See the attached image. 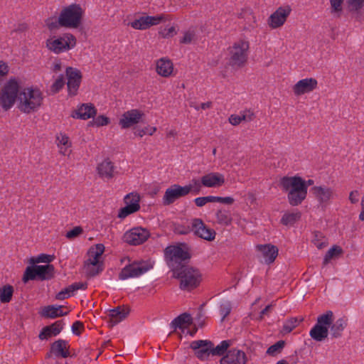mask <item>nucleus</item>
<instances>
[{"mask_svg": "<svg viewBox=\"0 0 364 364\" xmlns=\"http://www.w3.org/2000/svg\"><path fill=\"white\" fill-rule=\"evenodd\" d=\"M84 11L80 4H72L62 9L59 23L62 27L77 28L82 22Z\"/></svg>", "mask_w": 364, "mask_h": 364, "instance_id": "20e7f679", "label": "nucleus"}, {"mask_svg": "<svg viewBox=\"0 0 364 364\" xmlns=\"http://www.w3.org/2000/svg\"><path fill=\"white\" fill-rule=\"evenodd\" d=\"M333 321V313L327 311L317 317L316 323L309 332L310 336L316 341L325 340L328 335V328Z\"/></svg>", "mask_w": 364, "mask_h": 364, "instance_id": "6e6552de", "label": "nucleus"}, {"mask_svg": "<svg viewBox=\"0 0 364 364\" xmlns=\"http://www.w3.org/2000/svg\"><path fill=\"white\" fill-rule=\"evenodd\" d=\"M65 85V79L63 75H60L56 80L51 85L50 90L53 93L58 92Z\"/></svg>", "mask_w": 364, "mask_h": 364, "instance_id": "8fccbe9b", "label": "nucleus"}, {"mask_svg": "<svg viewBox=\"0 0 364 364\" xmlns=\"http://www.w3.org/2000/svg\"><path fill=\"white\" fill-rule=\"evenodd\" d=\"M68 288L72 294L78 289H85L87 288V284L83 282H75L68 286Z\"/></svg>", "mask_w": 364, "mask_h": 364, "instance_id": "052dcab7", "label": "nucleus"}, {"mask_svg": "<svg viewBox=\"0 0 364 364\" xmlns=\"http://www.w3.org/2000/svg\"><path fill=\"white\" fill-rule=\"evenodd\" d=\"M83 232L82 228L80 226H76L71 230L67 232L65 236L68 239H74L78 237Z\"/></svg>", "mask_w": 364, "mask_h": 364, "instance_id": "5fc2aeb1", "label": "nucleus"}, {"mask_svg": "<svg viewBox=\"0 0 364 364\" xmlns=\"http://www.w3.org/2000/svg\"><path fill=\"white\" fill-rule=\"evenodd\" d=\"M156 71L159 75L168 77L173 71V63L170 60L161 58L157 61Z\"/></svg>", "mask_w": 364, "mask_h": 364, "instance_id": "7c9ffc66", "label": "nucleus"}, {"mask_svg": "<svg viewBox=\"0 0 364 364\" xmlns=\"http://www.w3.org/2000/svg\"><path fill=\"white\" fill-rule=\"evenodd\" d=\"M285 344H286V343L284 341L280 340V341H277V343H275L274 344L269 346L267 348L266 353H267V354H268L269 355L275 356L282 352V350H283V348L285 346Z\"/></svg>", "mask_w": 364, "mask_h": 364, "instance_id": "ea45409f", "label": "nucleus"}, {"mask_svg": "<svg viewBox=\"0 0 364 364\" xmlns=\"http://www.w3.org/2000/svg\"><path fill=\"white\" fill-rule=\"evenodd\" d=\"M301 218V213H284L281 219V223L284 225H292Z\"/></svg>", "mask_w": 364, "mask_h": 364, "instance_id": "c9c22d12", "label": "nucleus"}, {"mask_svg": "<svg viewBox=\"0 0 364 364\" xmlns=\"http://www.w3.org/2000/svg\"><path fill=\"white\" fill-rule=\"evenodd\" d=\"M235 200L233 198L228 196V197H220V196H210V202L215 203L219 202L224 204L231 205L234 203Z\"/></svg>", "mask_w": 364, "mask_h": 364, "instance_id": "3c124183", "label": "nucleus"}, {"mask_svg": "<svg viewBox=\"0 0 364 364\" xmlns=\"http://www.w3.org/2000/svg\"><path fill=\"white\" fill-rule=\"evenodd\" d=\"M192 323V317L188 313H183L175 318L170 323L171 328L174 331L177 328L183 329L186 326Z\"/></svg>", "mask_w": 364, "mask_h": 364, "instance_id": "c756f323", "label": "nucleus"}, {"mask_svg": "<svg viewBox=\"0 0 364 364\" xmlns=\"http://www.w3.org/2000/svg\"><path fill=\"white\" fill-rule=\"evenodd\" d=\"M155 131H156L155 127H150V128L145 127L144 129H136L134 132V134L142 137L144 135L147 134L149 135H152Z\"/></svg>", "mask_w": 364, "mask_h": 364, "instance_id": "bf43d9fd", "label": "nucleus"}, {"mask_svg": "<svg viewBox=\"0 0 364 364\" xmlns=\"http://www.w3.org/2000/svg\"><path fill=\"white\" fill-rule=\"evenodd\" d=\"M84 325L81 321H77L74 322L72 325V331L74 334L79 336L80 334V331L79 329H83Z\"/></svg>", "mask_w": 364, "mask_h": 364, "instance_id": "338daca9", "label": "nucleus"}, {"mask_svg": "<svg viewBox=\"0 0 364 364\" xmlns=\"http://www.w3.org/2000/svg\"><path fill=\"white\" fill-rule=\"evenodd\" d=\"M348 325V319L345 317L339 318L330 325V331L333 338H338L342 336V333Z\"/></svg>", "mask_w": 364, "mask_h": 364, "instance_id": "c85d7f7f", "label": "nucleus"}, {"mask_svg": "<svg viewBox=\"0 0 364 364\" xmlns=\"http://www.w3.org/2000/svg\"><path fill=\"white\" fill-rule=\"evenodd\" d=\"M316 247L321 250L327 246L328 241L321 232H316L314 234V237L312 240Z\"/></svg>", "mask_w": 364, "mask_h": 364, "instance_id": "37998d69", "label": "nucleus"}, {"mask_svg": "<svg viewBox=\"0 0 364 364\" xmlns=\"http://www.w3.org/2000/svg\"><path fill=\"white\" fill-rule=\"evenodd\" d=\"M54 259V256L46 254H41L38 257H32L29 259L28 262L31 264H35L36 263H47L49 264Z\"/></svg>", "mask_w": 364, "mask_h": 364, "instance_id": "a19ab883", "label": "nucleus"}, {"mask_svg": "<svg viewBox=\"0 0 364 364\" xmlns=\"http://www.w3.org/2000/svg\"><path fill=\"white\" fill-rule=\"evenodd\" d=\"M231 343H232V341L230 340L223 341L216 347H215L214 344L213 343L212 355H223L226 352L228 347L231 345Z\"/></svg>", "mask_w": 364, "mask_h": 364, "instance_id": "58836bf2", "label": "nucleus"}, {"mask_svg": "<svg viewBox=\"0 0 364 364\" xmlns=\"http://www.w3.org/2000/svg\"><path fill=\"white\" fill-rule=\"evenodd\" d=\"M140 209V206H136V205H126L125 207L122 208L119 210V212L118 213V217L119 218H125L128 215L137 212Z\"/></svg>", "mask_w": 364, "mask_h": 364, "instance_id": "79ce46f5", "label": "nucleus"}, {"mask_svg": "<svg viewBox=\"0 0 364 364\" xmlns=\"http://www.w3.org/2000/svg\"><path fill=\"white\" fill-rule=\"evenodd\" d=\"M50 351L56 357L68 358L69 357V345L67 341L59 339L51 344Z\"/></svg>", "mask_w": 364, "mask_h": 364, "instance_id": "a878e982", "label": "nucleus"}, {"mask_svg": "<svg viewBox=\"0 0 364 364\" xmlns=\"http://www.w3.org/2000/svg\"><path fill=\"white\" fill-rule=\"evenodd\" d=\"M63 320H58L50 326H45L39 333V338L44 340L57 336L63 330Z\"/></svg>", "mask_w": 364, "mask_h": 364, "instance_id": "393cba45", "label": "nucleus"}, {"mask_svg": "<svg viewBox=\"0 0 364 364\" xmlns=\"http://www.w3.org/2000/svg\"><path fill=\"white\" fill-rule=\"evenodd\" d=\"M303 321V317H291L287 319L283 325L282 333H289L291 332L298 326V324Z\"/></svg>", "mask_w": 364, "mask_h": 364, "instance_id": "72a5a7b5", "label": "nucleus"}, {"mask_svg": "<svg viewBox=\"0 0 364 364\" xmlns=\"http://www.w3.org/2000/svg\"><path fill=\"white\" fill-rule=\"evenodd\" d=\"M193 37H194V33L193 32L188 31V32L185 33L183 38L180 41V42L181 43H185V44L190 43L192 41Z\"/></svg>", "mask_w": 364, "mask_h": 364, "instance_id": "774afa93", "label": "nucleus"}, {"mask_svg": "<svg viewBox=\"0 0 364 364\" xmlns=\"http://www.w3.org/2000/svg\"><path fill=\"white\" fill-rule=\"evenodd\" d=\"M343 253L342 248L338 245H333L331 249H329L326 253L323 261V266H326L329 263L331 259H336L339 257Z\"/></svg>", "mask_w": 364, "mask_h": 364, "instance_id": "473e14b6", "label": "nucleus"}, {"mask_svg": "<svg viewBox=\"0 0 364 364\" xmlns=\"http://www.w3.org/2000/svg\"><path fill=\"white\" fill-rule=\"evenodd\" d=\"M84 269L88 277H95L102 271V265L92 264L89 262H85Z\"/></svg>", "mask_w": 364, "mask_h": 364, "instance_id": "4c0bfd02", "label": "nucleus"}, {"mask_svg": "<svg viewBox=\"0 0 364 364\" xmlns=\"http://www.w3.org/2000/svg\"><path fill=\"white\" fill-rule=\"evenodd\" d=\"M190 347L195 351L196 357L205 360L209 355H212L213 342L208 340H198L193 341Z\"/></svg>", "mask_w": 364, "mask_h": 364, "instance_id": "2eb2a0df", "label": "nucleus"}, {"mask_svg": "<svg viewBox=\"0 0 364 364\" xmlns=\"http://www.w3.org/2000/svg\"><path fill=\"white\" fill-rule=\"evenodd\" d=\"M192 186H181L177 184L171 186L167 188L163 197V204L169 205L173 203L178 198L188 195L191 191Z\"/></svg>", "mask_w": 364, "mask_h": 364, "instance_id": "f8f14e48", "label": "nucleus"}, {"mask_svg": "<svg viewBox=\"0 0 364 364\" xmlns=\"http://www.w3.org/2000/svg\"><path fill=\"white\" fill-rule=\"evenodd\" d=\"M19 91L16 77H12L0 88V105L4 110L10 109L15 104Z\"/></svg>", "mask_w": 364, "mask_h": 364, "instance_id": "39448f33", "label": "nucleus"}, {"mask_svg": "<svg viewBox=\"0 0 364 364\" xmlns=\"http://www.w3.org/2000/svg\"><path fill=\"white\" fill-rule=\"evenodd\" d=\"M97 173L102 178H112L114 176V166L109 159H105L97 167Z\"/></svg>", "mask_w": 364, "mask_h": 364, "instance_id": "cd10ccee", "label": "nucleus"}, {"mask_svg": "<svg viewBox=\"0 0 364 364\" xmlns=\"http://www.w3.org/2000/svg\"><path fill=\"white\" fill-rule=\"evenodd\" d=\"M217 221L223 225H229L231 224L232 218L229 210L220 209L216 213Z\"/></svg>", "mask_w": 364, "mask_h": 364, "instance_id": "f704fd0d", "label": "nucleus"}, {"mask_svg": "<svg viewBox=\"0 0 364 364\" xmlns=\"http://www.w3.org/2000/svg\"><path fill=\"white\" fill-rule=\"evenodd\" d=\"M46 26L50 31L58 29L60 26L59 23V18L58 20L53 18H49L46 21Z\"/></svg>", "mask_w": 364, "mask_h": 364, "instance_id": "13d9d810", "label": "nucleus"}, {"mask_svg": "<svg viewBox=\"0 0 364 364\" xmlns=\"http://www.w3.org/2000/svg\"><path fill=\"white\" fill-rule=\"evenodd\" d=\"M246 362V355L242 350L232 349L220 359V364H245Z\"/></svg>", "mask_w": 364, "mask_h": 364, "instance_id": "6ab92c4d", "label": "nucleus"}, {"mask_svg": "<svg viewBox=\"0 0 364 364\" xmlns=\"http://www.w3.org/2000/svg\"><path fill=\"white\" fill-rule=\"evenodd\" d=\"M231 309V303L228 301H224L220 304V313L222 315L221 321H223L226 316L230 314Z\"/></svg>", "mask_w": 364, "mask_h": 364, "instance_id": "09e8293b", "label": "nucleus"}, {"mask_svg": "<svg viewBox=\"0 0 364 364\" xmlns=\"http://www.w3.org/2000/svg\"><path fill=\"white\" fill-rule=\"evenodd\" d=\"M250 44L247 41L240 40L229 48V65L233 68L243 67L248 58Z\"/></svg>", "mask_w": 364, "mask_h": 364, "instance_id": "0eeeda50", "label": "nucleus"}, {"mask_svg": "<svg viewBox=\"0 0 364 364\" xmlns=\"http://www.w3.org/2000/svg\"><path fill=\"white\" fill-rule=\"evenodd\" d=\"M200 182L205 187H220L225 183V178L220 173L211 172L202 176Z\"/></svg>", "mask_w": 364, "mask_h": 364, "instance_id": "5701e85b", "label": "nucleus"}, {"mask_svg": "<svg viewBox=\"0 0 364 364\" xmlns=\"http://www.w3.org/2000/svg\"><path fill=\"white\" fill-rule=\"evenodd\" d=\"M9 67L8 64L3 61L0 60V84L4 81V78L8 75L9 73Z\"/></svg>", "mask_w": 364, "mask_h": 364, "instance_id": "864d4df0", "label": "nucleus"}, {"mask_svg": "<svg viewBox=\"0 0 364 364\" xmlns=\"http://www.w3.org/2000/svg\"><path fill=\"white\" fill-rule=\"evenodd\" d=\"M191 230L194 234L205 240L212 241L215 239V232L208 228L203 221L199 218H194L191 223Z\"/></svg>", "mask_w": 364, "mask_h": 364, "instance_id": "4468645a", "label": "nucleus"}, {"mask_svg": "<svg viewBox=\"0 0 364 364\" xmlns=\"http://www.w3.org/2000/svg\"><path fill=\"white\" fill-rule=\"evenodd\" d=\"M153 268V264L148 261L134 262L126 265L119 272V279L124 280L132 277H137Z\"/></svg>", "mask_w": 364, "mask_h": 364, "instance_id": "9d476101", "label": "nucleus"}, {"mask_svg": "<svg viewBox=\"0 0 364 364\" xmlns=\"http://www.w3.org/2000/svg\"><path fill=\"white\" fill-rule=\"evenodd\" d=\"M279 186L284 192H288L287 199L292 206L300 205L306 198L307 193L303 178L300 176H284Z\"/></svg>", "mask_w": 364, "mask_h": 364, "instance_id": "f257e3e1", "label": "nucleus"}, {"mask_svg": "<svg viewBox=\"0 0 364 364\" xmlns=\"http://www.w3.org/2000/svg\"><path fill=\"white\" fill-rule=\"evenodd\" d=\"M14 288L11 285L4 286L0 288V301L1 303H8L11 300Z\"/></svg>", "mask_w": 364, "mask_h": 364, "instance_id": "e433bc0d", "label": "nucleus"}, {"mask_svg": "<svg viewBox=\"0 0 364 364\" xmlns=\"http://www.w3.org/2000/svg\"><path fill=\"white\" fill-rule=\"evenodd\" d=\"M164 256L171 272L186 264L191 259V254L185 245H170L164 250Z\"/></svg>", "mask_w": 364, "mask_h": 364, "instance_id": "7ed1b4c3", "label": "nucleus"}, {"mask_svg": "<svg viewBox=\"0 0 364 364\" xmlns=\"http://www.w3.org/2000/svg\"><path fill=\"white\" fill-rule=\"evenodd\" d=\"M194 202L198 207H203L207 203H210V196L196 198H195Z\"/></svg>", "mask_w": 364, "mask_h": 364, "instance_id": "69168bd1", "label": "nucleus"}, {"mask_svg": "<svg viewBox=\"0 0 364 364\" xmlns=\"http://www.w3.org/2000/svg\"><path fill=\"white\" fill-rule=\"evenodd\" d=\"M70 296H71V293L68 287L63 289V290H61L60 291H59L56 294L55 299L58 300H63L65 299L70 297Z\"/></svg>", "mask_w": 364, "mask_h": 364, "instance_id": "680f3d73", "label": "nucleus"}, {"mask_svg": "<svg viewBox=\"0 0 364 364\" xmlns=\"http://www.w3.org/2000/svg\"><path fill=\"white\" fill-rule=\"evenodd\" d=\"M350 11H358L364 6V0H346Z\"/></svg>", "mask_w": 364, "mask_h": 364, "instance_id": "49530a36", "label": "nucleus"}, {"mask_svg": "<svg viewBox=\"0 0 364 364\" xmlns=\"http://www.w3.org/2000/svg\"><path fill=\"white\" fill-rule=\"evenodd\" d=\"M317 80L314 78H305L298 81L293 87V92L295 95L299 96L308 93L317 87Z\"/></svg>", "mask_w": 364, "mask_h": 364, "instance_id": "412c9836", "label": "nucleus"}, {"mask_svg": "<svg viewBox=\"0 0 364 364\" xmlns=\"http://www.w3.org/2000/svg\"><path fill=\"white\" fill-rule=\"evenodd\" d=\"M257 249L262 254L264 261L270 264L274 261L278 255V248L272 245H259Z\"/></svg>", "mask_w": 364, "mask_h": 364, "instance_id": "bb28decb", "label": "nucleus"}, {"mask_svg": "<svg viewBox=\"0 0 364 364\" xmlns=\"http://www.w3.org/2000/svg\"><path fill=\"white\" fill-rule=\"evenodd\" d=\"M146 19L148 20L149 26L158 25L161 21L164 20V15H159L155 16H146Z\"/></svg>", "mask_w": 364, "mask_h": 364, "instance_id": "6e6d98bb", "label": "nucleus"}, {"mask_svg": "<svg viewBox=\"0 0 364 364\" xmlns=\"http://www.w3.org/2000/svg\"><path fill=\"white\" fill-rule=\"evenodd\" d=\"M291 9L287 6L278 8L269 18V25L273 28L282 26L286 21L287 18L290 14Z\"/></svg>", "mask_w": 364, "mask_h": 364, "instance_id": "a211bd4d", "label": "nucleus"}, {"mask_svg": "<svg viewBox=\"0 0 364 364\" xmlns=\"http://www.w3.org/2000/svg\"><path fill=\"white\" fill-rule=\"evenodd\" d=\"M311 191L323 207L326 206L333 196V189L326 186H314Z\"/></svg>", "mask_w": 364, "mask_h": 364, "instance_id": "aec40b11", "label": "nucleus"}, {"mask_svg": "<svg viewBox=\"0 0 364 364\" xmlns=\"http://www.w3.org/2000/svg\"><path fill=\"white\" fill-rule=\"evenodd\" d=\"M57 140L58 141V146L69 147L70 146V142L69 141V139L67 136L63 135L60 134V136H57Z\"/></svg>", "mask_w": 364, "mask_h": 364, "instance_id": "0e129e2a", "label": "nucleus"}, {"mask_svg": "<svg viewBox=\"0 0 364 364\" xmlns=\"http://www.w3.org/2000/svg\"><path fill=\"white\" fill-rule=\"evenodd\" d=\"M173 277L180 280V289L191 291L200 282V274L197 269L186 264L173 271Z\"/></svg>", "mask_w": 364, "mask_h": 364, "instance_id": "f03ea898", "label": "nucleus"}, {"mask_svg": "<svg viewBox=\"0 0 364 364\" xmlns=\"http://www.w3.org/2000/svg\"><path fill=\"white\" fill-rule=\"evenodd\" d=\"M131 26L132 28L139 30H145L149 28L146 16H141L139 18L134 20L131 23Z\"/></svg>", "mask_w": 364, "mask_h": 364, "instance_id": "c03bdc74", "label": "nucleus"}, {"mask_svg": "<svg viewBox=\"0 0 364 364\" xmlns=\"http://www.w3.org/2000/svg\"><path fill=\"white\" fill-rule=\"evenodd\" d=\"M55 269L53 264H31L24 271V284L29 280L46 281L55 277Z\"/></svg>", "mask_w": 364, "mask_h": 364, "instance_id": "423d86ee", "label": "nucleus"}, {"mask_svg": "<svg viewBox=\"0 0 364 364\" xmlns=\"http://www.w3.org/2000/svg\"><path fill=\"white\" fill-rule=\"evenodd\" d=\"M140 197L136 193H129L124 197V203L126 205H136V206H140L139 205Z\"/></svg>", "mask_w": 364, "mask_h": 364, "instance_id": "de8ad7c7", "label": "nucleus"}, {"mask_svg": "<svg viewBox=\"0 0 364 364\" xmlns=\"http://www.w3.org/2000/svg\"><path fill=\"white\" fill-rule=\"evenodd\" d=\"M58 309L54 305L45 306L41 312V316L45 318H55L58 317Z\"/></svg>", "mask_w": 364, "mask_h": 364, "instance_id": "a18cd8bd", "label": "nucleus"}, {"mask_svg": "<svg viewBox=\"0 0 364 364\" xmlns=\"http://www.w3.org/2000/svg\"><path fill=\"white\" fill-rule=\"evenodd\" d=\"M96 114L97 109L92 104H82L77 109L73 112L71 117L86 120L94 117Z\"/></svg>", "mask_w": 364, "mask_h": 364, "instance_id": "b1692460", "label": "nucleus"}, {"mask_svg": "<svg viewBox=\"0 0 364 364\" xmlns=\"http://www.w3.org/2000/svg\"><path fill=\"white\" fill-rule=\"evenodd\" d=\"M105 251V246L102 244H97L94 247H91L88 251L89 258L86 262H89L92 264H98L99 258Z\"/></svg>", "mask_w": 364, "mask_h": 364, "instance_id": "2f4dec72", "label": "nucleus"}, {"mask_svg": "<svg viewBox=\"0 0 364 364\" xmlns=\"http://www.w3.org/2000/svg\"><path fill=\"white\" fill-rule=\"evenodd\" d=\"M149 237V232L146 229L137 227L126 232L123 238L124 242L131 245H139L144 242Z\"/></svg>", "mask_w": 364, "mask_h": 364, "instance_id": "ddd939ff", "label": "nucleus"}, {"mask_svg": "<svg viewBox=\"0 0 364 364\" xmlns=\"http://www.w3.org/2000/svg\"><path fill=\"white\" fill-rule=\"evenodd\" d=\"M109 311V326L113 327L127 317L130 309L128 307L117 306Z\"/></svg>", "mask_w": 364, "mask_h": 364, "instance_id": "4be33fe9", "label": "nucleus"}, {"mask_svg": "<svg viewBox=\"0 0 364 364\" xmlns=\"http://www.w3.org/2000/svg\"><path fill=\"white\" fill-rule=\"evenodd\" d=\"M66 75L68 77L67 86L68 92L70 95H75L80 85L81 73L77 69L68 67L66 68Z\"/></svg>", "mask_w": 364, "mask_h": 364, "instance_id": "f3484780", "label": "nucleus"}, {"mask_svg": "<svg viewBox=\"0 0 364 364\" xmlns=\"http://www.w3.org/2000/svg\"><path fill=\"white\" fill-rule=\"evenodd\" d=\"M43 101L42 93L37 88L24 89V113L36 112L41 107Z\"/></svg>", "mask_w": 364, "mask_h": 364, "instance_id": "9b49d317", "label": "nucleus"}, {"mask_svg": "<svg viewBox=\"0 0 364 364\" xmlns=\"http://www.w3.org/2000/svg\"><path fill=\"white\" fill-rule=\"evenodd\" d=\"M76 45V38L71 33H64L58 38H50L46 41V47L52 52L59 54L73 48Z\"/></svg>", "mask_w": 364, "mask_h": 364, "instance_id": "1a4fd4ad", "label": "nucleus"}, {"mask_svg": "<svg viewBox=\"0 0 364 364\" xmlns=\"http://www.w3.org/2000/svg\"><path fill=\"white\" fill-rule=\"evenodd\" d=\"M109 119L104 115H100L93 119L92 122H90L91 124H95L97 127H101L107 125L109 123Z\"/></svg>", "mask_w": 364, "mask_h": 364, "instance_id": "603ef678", "label": "nucleus"}, {"mask_svg": "<svg viewBox=\"0 0 364 364\" xmlns=\"http://www.w3.org/2000/svg\"><path fill=\"white\" fill-rule=\"evenodd\" d=\"M159 33L164 38H170L176 34V31L174 26H171L169 28H164L161 29Z\"/></svg>", "mask_w": 364, "mask_h": 364, "instance_id": "4d7b16f0", "label": "nucleus"}, {"mask_svg": "<svg viewBox=\"0 0 364 364\" xmlns=\"http://www.w3.org/2000/svg\"><path fill=\"white\" fill-rule=\"evenodd\" d=\"M144 113L136 109L125 112L119 119V125L122 129H127L140 122Z\"/></svg>", "mask_w": 364, "mask_h": 364, "instance_id": "dca6fc26", "label": "nucleus"}, {"mask_svg": "<svg viewBox=\"0 0 364 364\" xmlns=\"http://www.w3.org/2000/svg\"><path fill=\"white\" fill-rule=\"evenodd\" d=\"M343 0H330L331 9L334 12H340L342 11V4Z\"/></svg>", "mask_w": 364, "mask_h": 364, "instance_id": "e2e57ef3", "label": "nucleus"}]
</instances>
